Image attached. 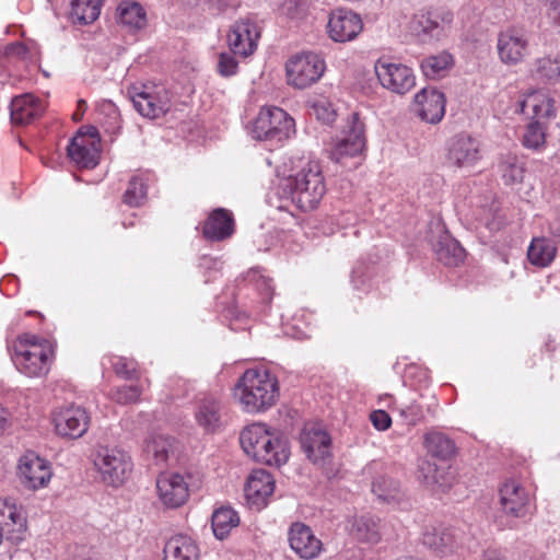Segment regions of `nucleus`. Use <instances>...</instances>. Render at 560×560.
I'll return each instance as SVG.
<instances>
[{
	"label": "nucleus",
	"mask_w": 560,
	"mask_h": 560,
	"mask_svg": "<svg viewBox=\"0 0 560 560\" xmlns=\"http://www.w3.org/2000/svg\"><path fill=\"white\" fill-rule=\"evenodd\" d=\"M326 194L325 178L316 162H308L294 175L283 177L268 195V202L281 211L314 210Z\"/></svg>",
	"instance_id": "1"
},
{
	"label": "nucleus",
	"mask_w": 560,
	"mask_h": 560,
	"mask_svg": "<svg viewBox=\"0 0 560 560\" xmlns=\"http://www.w3.org/2000/svg\"><path fill=\"white\" fill-rule=\"evenodd\" d=\"M234 389L242 408L249 413L270 409L280 394L277 376L265 368L247 369Z\"/></svg>",
	"instance_id": "2"
},
{
	"label": "nucleus",
	"mask_w": 560,
	"mask_h": 560,
	"mask_svg": "<svg viewBox=\"0 0 560 560\" xmlns=\"http://www.w3.org/2000/svg\"><path fill=\"white\" fill-rule=\"evenodd\" d=\"M240 443L247 456L269 466H281L290 456L287 439L271 432L264 423L247 425L240 435Z\"/></svg>",
	"instance_id": "3"
},
{
	"label": "nucleus",
	"mask_w": 560,
	"mask_h": 560,
	"mask_svg": "<svg viewBox=\"0 0 560 560\" xmlns=\"http://www.w3.org/2000/svg\"><path fill=\"white\" fill-rule=\"evenodd\" d=\"M94 466L107 486L120 487L132 471L131 457L119 447L100 446L94 455Z\"/></svg>",
	"instance_id": "4"
},
{
	"label": "nucleus",
	"mask_w": 560,
	"mask_h": 560,
	"mask_svg": "<svg viewBox=\"0 0 560 560\" xmlns=\"http://www.w3.org/2000/svg\"><path fill=\"white\" fill-rule=\"evenodd\" d=\"M294 120L282 108L262 107L253 122L252 136L260 141L280 143L293 131Z\"/></svg>",
	"instance_id": "5"
},
{
	"label": "nucleus",
	"mask_w": 560,
	"mask_h": 560,
	"mask_svg": "<svg viewBox=\"0 0 560 560\" xmlns=\"http://www.w3.org/2000/svg\"><path fill=\"white\" fill-rule=\"evenodd\" d=\"M325 68V60L315 52L294 55L285 63L288 84L296 89L308 88L322 78Z\"/></svg>",
	"instance_id": "6"
},
{
	"label": "nucleus",
	"mask_w": 560,
	"mask_h": 560,
	"mask_svg": "<svg viewBox=\"0 0 560 560\" xmlns=\"http://www.w3.org/2000/svg\"><path fill=\"white\" fill-rule=\"evenodd\" d=\"M365 148L364 124L359 115L353 113L347 126L338 137L330 150V158L337 163L346 165V161L362 154Z\"/></svg>",
	"instance_id": "7"
},
{
	"label": "nucleus",
	"mask_w": 560,
	"mask_h": 560,
	"mask_svg": "<svg viewBox=\"0 0 560 560\" xmlns=\"http://www.w3.org/2000/svg\"><path fill=\"white\" fill-rule=\"evenodd\" d=\"M301 447L314 465L325 468L331 457L332 442L329 433L319 423H306L300 434Z\"/></svg>",
	"instance_id": "8"
},
{
	"label": "nucleus",
	"mask_w": 560,
	"mask_h": 560,
	"mask_svg": "<svg viewBox=\"0 0 560 560\" xmlns=\"http://www.w3.org/2000/svg\"><path fill=\"white\" fill-rule=\"evenodd\" d=\"M12 361L28 377H38L49 371L48 345L14 343Z\"/></svg>",
	"instance_id": "9"
},
{
	"label": "nucleus",
	"mask_w": 560,
	"mask_h": 560,
	"mask_svg": "<svg viewBox=\"0 0 560 560\" xmlns=\"http://www.w3.org/2000/svg\"><path fill=\"white\" fill-rule=\"evenodd\" d=\"M374 69L381 85L395 94L405 95L416 86V75L406 65L381 58Z\"/></svg>",
	"instance_id": "10"
},
{
	"label": "nucleus",
	"mask_w": 560,
	"mask_h": 560,
	"mask_svg": "<svg viewBox=\"0 0 560 560\" xmlns=\"http://www.w3.org/2000/svg\"><path fill=\"white\" fill-rule=\"evenodd\" d=\"M128 96L136 110L150 119L165 115L171 108V100L165 90L154 92L145 85H133L128 89Z\"/></svg>",
	"instance_id": "11"
},
{
	"label": "nucleus",
	"mask_w": 560,
	"mask_h": 560,
	"mask_svg": "<svg viewBox=\"0 0 560 560\" xmlns=\"http://www.w3.org/2000/svg\"><path fill=\"white\" fill-rule=\"evenodd\" d=\"M194 486L192 476L162 474L156 479V491L162 504L168 509L184 505Z\"/></svg>",
	"instance_id": "12"
},
{
	"label": "nucleus",
	"mask_w": 560,
	"mask_h": 560,
	"mask_svg": "<svg viewBox=\"0 0 560 560\" xmlns=\"http://www.w3.org/2000/svg\"><path fill=\"white\" fill-rule=\"evenodd\" d=\"M100 152V139L94 127H90L86 133L80 130L67 147L69 159L83 168H94L98 164Z\"/></svg>",
	"instance_id": "13"
},
{
	"label": "nucleus",
	"mask_w": 560,
	"mask_h": 560,
	"mask_svg": "<svg viewBox=\"0 0 560 560\" xmlns=\"http://www.w3.org/2000/svg\"><path fill=\"white\" fill-rule=\"evenodd\" d=\"M503 511L514 517H525L533 506V491L516 479L506 480L500 488Z\"/></svg>",
	"instance_id": "14"
},
{
	"label": "nucleus",
	"mask_w": 560,
	"mask_h": 560,
	"mask_svg": "<svg viewBox=\"0 0 560 560\" xmlns=\"http://www.w3.org/2000/svg\"><path fill=\"white\" fill-rule=\"evenodd\" d=\"M51 476V467L46 459L34 452H27L21 456L18 465V478L25 488L30 490L44 488L50 481Z\"/></svg>",
	"instance_id": "15"
},
{
	"label": "nucleus",
	"mask_w": 560,
	"mask_h": 560,
	"mask_svg": "<svg viewBox=\"0 0 560 560\" xmlns=\"http://www.w3.org/2000/svg\"><path fill=\"white\" fill-rule=\"evenodd\" d=\"M260 38V27L253 18L237 20L230 28L228 43L234 55L247 57L252 55Z\"/></svg>",
	"instance_id": "16"
},
{
	"label": "nucleus",
	"mask_w": 560,
	"mask_h": 560,
	"mask_svg": "<svg viewBox=\"0 0 560 560\" xmlns=\"http://www.w3.org/2000/svg\"><path fill=\"white\" fill-rule=\"evenodd\" d=\"M481 158V144L477 138L468 133H459L450 140L447 160L453 166L459 168L472 167Z\"/></svg>",
	"instance_id": "17"
},
{
	"label": "nucleus",
	"mask_w": 560,
	"mask_h": 560,
	"mask_svg": "<svg viewBox=\"0 0 560 560\" xmlns=\"http://www.w3.org/2000/svg\"><path fill=\"white\" fill-rule=\"evenodd\" d=\"M362 28L361 16L349 9L338 8L329 14L327 33L334 42H350L362 32Z\"/></svg>",
	"instance_id": "18"
},
{
	"label": "nucleus",
	"mask_w": 560,
	"mask_h": 560,
	"mask_svg": "<svg viewBox=\"0 0 560 560\" xmlns=\"http://www.w3.org/2000/svg\"><path fill=\"white\" fill-rule=\"evenodd\" d=\"M90 420L85 408L77 405L63 407L54 416L57 434L68 439H78L85 434Z\"/></svg>",
	"instance_id": "19"
},
{
	"label": "nucleus",
	"mask_w": 560,
	"mask_h": 560,
	"mask_svg": "<svg viewBox=\"0 0 560 560\" xmlns=\"http://www.w3.org/2000/svg\"><path fill=\"white\" fill-rule=\"evenodd\" d=\"M288 541L291 550L303 560L316 559L324 550L322 540L315 536L308 525L302 522L291 524L288 530Z\"/></svg>",
	"instance_id": "20"
},
{
	"label": "nucleus",
	"mask_w": 560,
	"mask_h": 560,
	"mask_svg": "<svg viewBox=\"0 0 560 560\" xmlns=\"http://www.w3.org/2000/svg\"><path fill=\"white\" fill-rule=\"evenodd\" d=\"M445 96L433 88L421 89L413 98V112L425 122L438 124L445 114Z\"/></svg>",
	"instance_id": "21"
},
{
	"label": "nucleus",
	"mask_w": 560,
	"mask_h": 560,
	"mask_svg": "<svg viewBox=\"0 0 560 560\" xmlns=\"http://www.w3.org/2000/svg\"><path fill=\"white\" fill-rule=\"evenodd\" d=\"M528 39L517 28H508L498 35L497 49L500 60L505 65H517L527 52Z\"/></svg>",
	"instance_id": "22"
},
{
	"label": "nucleus",
	"mask_w": 560,
	"mask_h": 560,
	"mask_svg": "<svg viewBox=\"0 0 560 560\" xmlns=\"http://www.w3.org/2000/svg\"><path fill=\"white\" fill-rule=\"evenodd\" d=\"M0 527L3 537L12 544L24 539L26 516L22 508L8 499L0 498Z\"/></svg>",
	"instance_id": "23"
},
{
	"label": "nucleus",
	"mask_w": 560,
	"mask_h": 560,
	"mask_svg": "<svg viewBox=\"0 0 560 560\" xmlns=\"http://www.w3.org/2000/svg\"><path fill=\"white\" fill-rule=\"evenodd\" d=\"M244 491L248 505L260 511L275 491V479L264 469L254 470L247 478Z\"/></svg>",
	"instance_id": "24"
},
{
	"label": "nucleus",
	"mask_w": 560,
	"mask_h": 560,
	"mask_svg": "<svg viewBox=\"0 0 560 560\" xmlns=\"http://www.w3.org/2000/svg\"><path fill=\"white\" fill-rule=\"evenodd\" d=\"M195 420L207 433H215L223 425V410L219 399L214 396H203L195 407Z\"/></svg>",
	"instance_id": "25"
},
{
	"label": "nucleus",
	"mask_w": 560,
	"mask_h": 560,
	"mask_svg": "<svg viewBox=\"0 0 560 560\" xmlns=\"http://www.w3.org/2000/svg\"><path fill=\"white\" fill-rule=\"evenodd\" d=\"M422 542L440 556L452 555L459 547L456 530L444 526H427L422 534Z\"/></svg>",
	"instance_id": "26"
},
{
	"label": "nucleus",
	"mask_w": 560,
	"mask_h": 560,
	"mask_svg": "<svg viewBox=\"0 0 560 560\" xmlns=\"http://www.w3.org/2000/svg\"><path fill=\"white\" fill-rule=\"evenodd\" d=\"M520 112L534 120L550 118L556 115L555 101L545 91L535 90L527 93L518 103Z\"/></svg>",
	"instance_id": "27"
},
{
	"label": "nucleus",
	"mask_w": 560,
	"mask_h": 560,
	"mask_svg": "<svg viewBox=\"0 0 560 560\" xmlns=\"http://www.w3.org/2000/svg\"><path fill=\"white\" fill-rule=\"evenodd\" d=\"M45 104L31 93L16 96L10 105L11 119L14 124H30L43 115Z\"/></svg>",
	"instance_id": "28"
},
{
	"label": "nucleus",
	"mask_w": 560,
	"mask_h": 560,
	"mask_svg": "<svg viewBox=\"0 0 560 560\" xmlns=\"http://www.w3.org/2000/svg\"><path fill=\"white\" fill-rule=\"evenodd\" d=\"M203 236L209 241H223L234 233L232 212L223 208L213 210L202 228Z\"/></svg>",
	"instance_id": "29"
},
{
	"label": "nucleus",
	"mask_w": 560,
	"mask_h": 560,
	"mask_svg": "<svg viewBox=\"0 0 560 560\" xmlns=\"http://www.w3.org/2000/svg\"><path fill=\"white\" fill-rule=\"evenodd\" d=\"M163 560H199V547L189 536L171 537L163 549Z\"/></svg>",
	"instance_id": "30"
},
{
	"label": "nucleus",
	"mask_w": 560,
	"mask_h": 560,
	"mask_svg": "<svg viewBox=\"0 0 560 560\" xmlns=\"http://www.w3.org/2000/svg\"><path fill=\"white\" fill-rule=\"evenodd\" d=\"M454 57L446 50L430 55L421 60L420 68L425 78L439 80L447 75L454 66Z\"/></svg>",
	"instance_id": "31"
},
{
	"label": "nucleus",
	"mask_w": 560,
	"mask_h": 560,
	"mask_svg": "<svg viewBox=\"0 0 560 560\" xmlns=\"http://www.w3.org/2000/svg\"><path fill=\"white\" fill-rule=\"evenodd\" d=\"M423 446L428 454L440 460H447L455 454L454 442L443 432L430 431L424 435Z\"/></svg>",
	"instance_id": "32"
},
{
	"label": "nucleus",
	"mask_w": 560,
	"mask_h": 560,
	"mask_svg": "<svg viewBox=\"0 0 560 560\" xmlns=\"http://www.w3.org/2000/svg\"><path fill=\"white\" fill-rule=\"evenodd\" d=\"M117 12L119 23L129 32H137L147 26V12L138 2H121Z\"/></svg>",
	"instance_id": "33"
},
{
	"label": "nucleus",
	"mask_w": 560,
	"mask_h": 560,
	"mask_svg": "<svg viewBox=\"0 0 560 560\" xmlns=\"http://www.w3.org/2000/svg\"><path fill=\"white\" fill-rule=\"evenodd\" d=\"M557 248L555 243L547 237H535L527 250L529 262L536 267H548L555 259Z\"/></svg>",
	"instance_id": "34"
},
{
	"label": "nucleus",
	"mask_w": 560,
	"mask_h": 560,
	"mask_svg": "<svg viewBox=\"0 0 560 560\" xmlns=\"http://www.w3.org/2000/svg\"><path fill=\"white\" fill-rule=\"evenodd\" d=\"M372 492L387 504H400L405 497L399 482L387 476H377L373 480Z\"/></svg>",
	"instance_id": "35"
},
{
	"label": "nucleus",
	"mask_w": 560,
	"mask_h": 560,
	"mask_svg": "<svg viewBox=\"0 0 560 560\" xmlns=\"http://www.w3.org/2000/svg\"><path fill=\"white\" fill-rule=\"evenodd\" d=\"M435 254L445 266H457L465 258V249L450 235L441 236L435 245Z\"/></svg>",
	"instance_id": "36"
},
{
	"label": "nucleus",
	"mask_w": 560,
	"mask_h": 560,
	"mask_svg": "<svg viewBox=\"0 0 560 560\" xmlns=\"http://www.w3.org/2000/svg\"><path fill=\"white\" fill-rule=\"evenodd\" d=\"M240 524V517L236 511L229 506H221L214 510L211 518V525L214 536L222 540L228 537L231 529Z\"/></svg>",
	"instance_id": "37"
},
{
	"label": "nucleus",
	"mask_w": 560,
	"mask_h": 560,
	"mask_svg": "<svg viewBox=\"0 0 560 560\" xmlns=\"http://www.w3.org/2000/svg\"><path fill=\"white\" fill-rule=\"evenodd\" d=\"M418 479L429 489L444 491L452 485V476H440L435 464L422 460L418 468Z\"/></svg>",
	"instance_id": "38"
},
{
	"label": "nucleus",
	"mask_w": 560,
	"mask_h": 560,
	"mask_svg": "<svg viewBox=\"0 0 560 560\" xmlns=\"http://www.w3.org/2000/svg\"><path fill=\"white\" fill-rule=\"evenodd\" d=\"M533 74L537 80L547 83L560 81V55H549L537 58L534 62Z\"/></svg>",
	"instance_id": "39"
},
{
	"label": "nucleus",
	"mask_w": 560,
	"mask_h": 560,
	"mask_svg": "<svg viewBox=\"0 0 560 560\" xmlns=\"http://www.w3.org/2000/svg\"><path fill=\"white\" fill-rule=\"evenodd\" d=\"M101 7L102 0H72L70 16L79 24H90L98 18Z\"/></svg>",
	"instance_id": "40"
},
{
	"label": "nucleus",
	"mask_w": 560,
	"mask_h": 560,
	"mask_svg": "<svg viewBox=\"0 0 560 560\" xmlns=\"http://www.w3.org/2000/svg\"><path fill=\"white\" fill-rule=\"evenodd\" d=\"M351 533L358 540L364 542L375 544L381 538L378 521L369 515L357 517Z\"/></svg>",
	"instance_id": "41"
},
{
	"label": "nucleus",
	"mask_w": 560,
	"mask_h": 560,
	"mask_svg": "<svg viewBox=\"0 0 560 560\" xmlns=\"http://www.w3.org/2000/svg\"><path fill=\"white\" fill-rule=\"evenodd\" d=\"M145 452L154 458L156 464L166 463L170 454L174 452V440L162 434L152 435L147 441Z\"/></svg>",
	"instance_id": "42"
},
{
	"label": "nucleus",
	"mask_w": 560,
	"mask_h": 560,
	"mask_svg": "<svg viewBox=\"0 0 560 560\" xmlns=\"http://www.w3.org/2000/svg\"><path fill=\"white\" fill-rule=\"evenodd\" d=\"M498 167L501 177L506 185L520 183L523 179L524 168L515 155L509 154L504 156L500 161Z\"/></svg>",
	"instance_id": "43"
},
{
	"label": "nucleus",
	"mask_w": 560,
	"mask_h": 560,
	"mask_svg": "<svg viewBox=\"0 0 560 560\" xmlns=\"http://www.w3.org/2000/svg\"><path fill=\"white\" fill-rule=\"evenodd\" d=\"M411 28L418 36L422 35L423 39H439L443 35V26L424 14L413 19Z\"/></svg>",
	"instance_id": "44"
},
{
	"label": "nucleus",
	"mask_w": 560,
	"mask_h": 560,
	"mask_svg": "<svg viewBox=\"0 0 560 560\" xmlns=\"http://www.w3.org/2000/svg\"><path fill=\"white\" fill-rule=\"evenodd\" d=\"M310 115H314L319 121L330 124L335 120L336 112L330 102L325 97H313L307 101Z\"/></svg>",
	"instance_id": "45"
},
{
	"label": "nucleus",
	"mask_w": 560,
	"mask_h": 560,
	"mask_svg": "<svg viewBox=\"0 0 560 560\" xmlns=\"http://www.w3.org/2000/svg\"><path fill=\"white\" fill-rule=\"evenodd\" d=\"M308 0H282L279 12L291 20H303L308 14Z\"/></svg>",
	"instance_id": "46"
},
{
	"label": "nucleus",
	"mask_w": 560,
	"mask_h": 560,
	"mask_svg": "<svg viewBox=\"0 0 560 560\" xmlns=\"http://www.w3.org/2000/svg\"><path fill=\"white\" fill-rule=\"evenodd\" d=\"M147 198V187L143 180L137 176L129 180L124 194V201L130 207H139Z\"/></svg>",
	"instance_id": "47"
},
{
	"label": "nucleus",
	"mask_w": 560,
	"mask_h": 560,
	"mask_svg": "<svg viewBox=\"0 0 560 560\" xmlns=\"http://www.w3.org/2000/svg\"><path fill=\"white\" fill-rule=\"evenodd\" d=\"M545 144V128L538 120L528 124L523 135V145L538 150Z\"/></svg>",
	"instance_id": "48"
},
{
	"label": "nucleus",
	"mask_w": 560,
	"mask_h": 560,
	"mask_svg": "<svg viewBox=\"0 0 560 560\" xmlns=\"http://www.w3.org/2000/svg\"><path fill=\"white\" fill-rule=\"evenodd\" d=\"M105 114L107 119L104 121L105 130L115 133L120 129L119 113L115 104L110 101L103 102L98 108V115Z\"/></svg>",
	"instance_id": "49"
},
{
	"label": "nucleus",
	"mask_w": 560,
	"mask_h": 560,
	"mask_svg": "<svg viewBox=\"0 0 560 560\" xmlns=\"http://www.w3.org/2000/svg\"><path fill=\"white\" fill-rule=\"evenodd\" d=\"M248 281L256 282V289L260 292L261 302L268 304L272 299L271 279L265 277L259 270H250L247 273Z\"/></svg>",
	"instance_id": "50"
},
{
	"label": "nucleus",
	"mask_w": 560,
	"mask_h": 560,
	"mask_svg": "<svg viewBox=\"0 0 560 560\" xmlns=\"http://www.w3.org/2000/svg\"><path fill=\"white\" fill-rule=\"evenodd\" d=\"M140 395L141 389L137 385H124L110 392L112 399L122 405L136 402Z\"/></svg>",
	"instance_id": "51"
},
{
	"label": "nucleus",
	"mask_w": 560,
	"mask_h": 560,
	"mask_svg": "<svg viewBox=\"0 0 560 560\" xmlns=\"http://www.w3.org/2000/svg\"><path fill=\"white\" fill-rule=\"evenodd\" d=\"M112 366L118 376L129 380L136 372L137 363L132 359L125 357H114Z\"/></svg>",
	"instance_id": "52"
},
{
	"label": "nucleus",
	"mask_w": 560,
	"mask_h": 560,
	"mask_svg": "<svg viewBox=\"0 0 560 560\" xmlns=\"http://www.w3.org/2000/svg\"><path fill=\"white\" fill-rule=\"evenodd\" d=\"M237 69L238 63L232 55L228 52L220 54L218 61V72L222 77H232L236 74Z\"/></svg>",
	"instance_id": "53"
},
{
	"label": "nucleus",
	"mask_w": 560,
	"mask_h": 560,
	"mask_svg": "<svg viewBox=\"0 0 560 560\" xmlns=\"http://www.w3.org/2000/svg\"><path fill=\"white\" fill-rule=\"evenodd\" d=\"M68 560H91L92 550L86 545L74 544L68 547Z\"/></svg>",
	"instance_id": "54"
},
{
	"label": "nucleus",
	"mask_w": 560,
	"mask_h": 560,
	"mask_svg": "<svg viewBox=\"0 0 560 560\" xmlns=\"http://www.w3.org/2000/svg\"><path fill=\"white\" fill-rule=\"evenodd\" d=\"M400 415L406 419L409 424H417L422 418L423 412L420 405L412 402L400 410Z\"/></svg>",
	"instance_id": "55"
},
{
	"label": "nucleus",
	"mask_w": 560,
	"mask_h": 560,
	"mask_svg": "<svg viewBox=\"0 0 560 560\" xmlns=\"http://www.w3.org/2000/svg\"><path fill=\"white\" fill-rule=\"evenodd\" d=\"M373 427L378 431H385L392 425V418L384 410H374L370 415Z\"/></svg>",
	"instance_id": "56"
},
{
	"label": "nucleus",
	"mask_w": 560,
	"mask_h": 560,
	"mask_svg": "<svg viewBox=\"0 0 560 560\" xmlns=\"http://www.w3.org/2000/svg\"><path fill=\"white\" fill-rule=\"evenodd\" d=\"M27 52H28L27 47L23 43H20V42L11 43V44L7 45L4 48V55L7 57H15V58L22 59V58H25Z\"/></svg>",
	"instance_id": "57"
},
{
	"label": "nucleus",
	"mask_w": 560,
	"mask_h": 560,
	"mask_svg": "<svg viewBox=\"0 0 560 560\" xmlns=\"http://www.w3.org/2000/svg\"><path fill=\"white\" fill-rule=\"evenodd\" d=\"M351 282L355 289H360V285L365 283V270L361 264L353 268L351 272Z\"/></svg>",
	"instance_id": "58"
},
{
	"label": "nucleus",
	"mask_w": 560,
	"mask_h": 560,
	"mask_svg": "<svg viewBox=\"0 0 560 560\" xmlns=\"http://www.w3.org/2000/svg\"><path fill=\"white\" fill-rule=\"evenodd\" d=\"M548 230L552 236L560 238V209L556 210L549 220Z\"/></svg>",
	"instance_id": "59"
},
{
	"label": "nucleus",
	"mask_w": 560,
	"mask_h": 560,
	"mask_svg": "<svg viewBox=\"0 0 560 560\" xmlns=\"http://www.w3.org/2000/svg\"><path fill=\"white\" fill-rule=\"evenodd\" d=\"M505 557L500 549L489 548L485 550L482 555V560H504Z\"/></svg>",
	"instance_id": "60"
},
{
	"label": "nucleus",
	"mask_w": 560,
	"mask_h": 560,
	"mask_svg": "<svg viewBox=\"0 0 560 560\" xmlns=\"http://www.w3.org/2000/svg\"><path fill=\"white\" fill-rule=\"evenodd\" d=\"M14 343L47 345L46 342H40L37 336L30 334L20 336Z\"/></svg>",
	"instance_id": "61"
},
{
	"label": "nucleus",
	"mask_w": 560,
	"mask_h": 560,
	"mask_svg": "<svg viewBox=\"0 0 560 560\" xmlns=\"http://www.w3.org/2000/svg\"><path fill=\"white\" fill-rule=\"evenodd\" d=\"M10 423V412L0 405V434L8 428Z\"/></svg>",
	"instance_id": "62"
},
{
	"label": "nucleus",
	"mask_w": 560,
	"mask_h": 560,
	"mask_svg": "<svg viewBox=\"0 0 560 560\" xmlns=\"http://www.w3.org/2000/svg\"><path fill=\"white\" fill-rule=\"evenodd\" d=\"M78 107H79V109H81L82 112H84V109L86 108V103H85V101L80 100V101L78 102Z\"/></svg>",
	"instance_id": "63"
},
{
	"label": "nucleus",
	"mask_w": 560,
	"mask_h": 560,
	"mask_svg": "<svg viewBox=\"0 0 560 560\" xmlns=\"http://www.w3.org/2000/svg\"><path fill=\"white\" fill-rule=\"evenodd\" d=\"M82 115H83V114L77 113V114L74 115V119H78V120H79V119H81Z\"/></svg>",
	"instance_id": "64"
}]
</instances>
